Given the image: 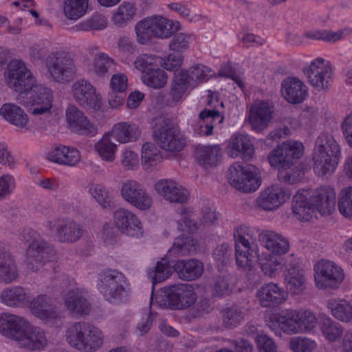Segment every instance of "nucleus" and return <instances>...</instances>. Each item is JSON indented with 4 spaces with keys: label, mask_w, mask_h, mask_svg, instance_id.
<instances>
[{
    "label": "nucleus",
    "mask_w": 352,
    "mask_h": 352,
    "mask_svg": "<svg viewBox=\"0 0 352 352\" xmlns=\"http://www.w3.org/2000/svg\"><path fill=\"white\" fill-rule=\"evenodd\" d=\"M8 87L19 93L17 101L30 107L29 112L34 116L49 115L52 107L51 91L37 84L33 72L21 59L14 58L7 63L3 73Z\"/></svg>",
    "instance_id": "obj_1"
},
{
    "label": "nucleus",
    "mask_w": 352,
    "mask_h": 352,
    "mask_svg": "<svg viewBox=\"0 0 352 352\" xmlns=\"http://www.w3.org/2000/svg\"><path fill=\"white\" fill-rule=\"evenodd\" d=\"M336 193L328 186L316 189L299 190L293 197L292 211L302 221H309L316 214H331L336 209Z\"/></svg>",
    "instance_id": "obj_2"
},
{
    "label": "nucleus",
    "mask_w": 352,
    "mask_h": 352,
    "mask_svg": "<svg viewBox=\"0 0 352 352\" xmlns=\"http://www.w3.org/2000/svg\"><path fill=\"white\" fill-rule=\"evenodd\" d=\"M276 336H291L314 331L318 324L316 314L307 309H285L272 314L266 320Z\"/></svg>",
    "instance_id": "obj_3"
},
{
    "label": "nucleus",
    "mask_w": 352,
    "mask_h": 352,
    "mask_svg": "<svg viewBox=\"0 0 352 352\" xmlns=\"http://www.w3.org/2000/svg\"><path fill=\"white\" fill-rule=\"evenodd\" d=\"M0 301L10 307L28 306L35 317L46 323L56 324L61 318L60 313L50 305L46 295H38L30 300L28 289L21 286H11L3 289L0 294Z\"/></svg>",
    "instance_id": "obj_4"
},
{
    "label": "nucleus",
    "mask_w": 352,
    "mask_h": 352,
    "mask_svg": "<svg viewBox=\"0 0 352 352\" xmlns=\"http://www.w3.org/2000/svg\"><path fill=\"white\" fill-rule=\"evenodd\" d=\"M19 239L28 243L24 261L28 271L37 272L44 266L46 270L55 269L56 258L54 250L47 245L38 233L25 228L20 234Z\"/></svg>",
    "instance_id": "obj_5"
},
{
    "label": "nucleus",
    "mask_w": 352,
    "mask_h": 352,
    "mask_svg": "<svg viewBox=\"0 0 352 352\" xmlns=\"http://www.w3.org/2000/svg\"><path fill=\"white\" fill-rule=\"evenodd\" d=\"M65 338L69 344L82 352H94L102 344L104 336L98 327L86 322L72 324L67 329Z\"/></svg>",
    "instance_id": "obj_6"
},
{
    "label": "nucleus",
    "mask_w": 352,
    "mask_h": 352,
    "mask_svg": "<svg viewBox=\"0 0 352 352\" xmlns=\"http://www.w3.org/2000/svg\"><path fill=\"white\" fill-rule=\"evenodd\" d=\"M340 153L339 146L333 136L321 133L316 140L313 154L316 173L322 175L333 173Z\"/></svg>",
    "instance_id": "obj_7"
},
{
    "label": "nucleus",
    "mask_w": 352,
    "mask_h": 352,
    "mask_svg": "<svg viewBox=\"0 0 352 352\" xmlns=\"http://www.w3.org/2000/svg\"><path fill=\"white\" fill-rule=\"evenodd\" d=\"M197 300L194 287L186 283L173 284L162 288L155 296L160 307L183 310L190 307Z\"/></svg>",
    "instance_id": "obj_8"
},
{
    "label": "nucleus",
    "mask_w": 352,
    "mask_h": 352,
    "mask_svg": "<svg viewBox=\"0 0 352 352\" xmlns=\"http://www.w3.org/2000/svg\"><path fill=\"white\" fill-rule=\"evenodd\" d=\"M153 138L157 144L167 152H179L186 144V138L179 129L171 119L166 117L155 120Z\"/></svg>",
    "instance_id": "obj_9"
},
{
    "label": "nucleus",
    "mask_w": 352,
    "mask_h": 352,
    "mask_svg": "<svg viewBox=\"0 0 352 352\" xmlns=\"http://www.w3.org/2000/svg\"><path fill=\"white\" fill-rule=\"evenodd\" d=\"M193 210L190 208L182 207L177 211L176 222L177 229L188 233L201 228H206L214 226L218 220L217 209L210 201H205L202 204L199 223H195L192 218Z\"/></svg>",
    "instance_id": "obj_10"
},
{
    "label": "nucleus",
    "mask_w": 352,
    "mask_h": 352,
    "mask_svg": "<svg viewBox=\"0 0 352 352\" xmlns=\"http://www.w3.org/2000/svg\"><path fill=\"white\" fill-rule=\"evenodd\" d=\"M313 270L315 285L319 289H337L345 279L342 267L330 259H319Z\"/></svg>",
    "instance_id": "obj_11"
},
{
    "label": "nucleus",
    "mask_w": 352,
    "mask_h": 352,
    "mask_svg": "<svg viewBox=\"0 0 352 352\" xmlns=\"http://www.w3.org/2000/svg\"><path fill=\"white\" fill-rule=\"evenodd\" d=\"M50 78L60 83L70 81L75 76L76 67L71 54L65 51L52 52L45 58Z\"/></svg>",
    "instance_id": "obj_12"
},
{
    "label": "nucleus",
    "mask_w": 352,
    "mask_h": 352,
    "mask_svg": "<svg viewBox=\"0 0 352 352\" xmlns=\"http://www.w3.org/2000/svg\"><path fill=\"white\" fill-rule=\"evenodd\" d=\"M97 287L104 298L109 302L120 300L127 294L129 289L124 275L112 269H107L99 274Z\"/></svg>",
    "instance_id": "obj_13"
},
{
    "label": "nucleus",
    "mask_w": 352,
    "mask_h": 352,
    "mask_svg": "<svg viewBox=\"0 0 352 352\" xmlns=\"http://www.w3.org/2000/svg\"><path fill=\"white\" fill-rule=\"evenodd\" d=\"M291 196L292 192L287 188L280 184H272L259 192L254 207L259 211L273 212L283 207Z\"/></svg>",
    "instance_id": "obj_14"
},
{
    "label": "nucleus",
    "mask_w": 352,
    "mask_h": 352,
    "mask_svg": "<svg viewBox=\"0 0 352 352\" xmlns=\"http://www.w3.org/2000/svg\"><path fill=\"white\" fill-rule=\"evenodd\" d=\"M304 146L302 143L295 141H287L272 150L268 160L270 165L278 170H287L292 167L294 160L303 154Z\"/></svg>",
    "instance_id": "obj_15"
},
{
    "label": "nucleus",
    "mask_w": 352,
    "mask_h": 352,
    "mask_svg": "<svg viewBox=\"0 0 352 352\" xmlns=\"http://www.w3.org/2000/svg\"><path fill=\"white\" fill-rule=\"evenodd\" d=\"M65 294L64 305L75 316L87 315L91 309L90 304L85 298V291L73 280L63 283Z\"/></svg>",
    "instance_id": "obj_16"
},
{
    "label": "nucleus",
    "mask_w": 352,
    "mask_h": 352,
    "mask_svg": "<svg viewBox=\"0 0 352 352\" xmlns=\"http://www.w3.org/2000/svg\"><path fill=\"white\" fill-rule=\"evenodd\" d=\"M72 91L76 102L81 107L99 111L102 107V98L95 87L87 80L73 83Z\"/></svg>",
    "instance_id": "obj_17"
},
{
    "label": "nucleus",
    "mask_w": 352,
    "mask_h": 352,
    "mask_svg": "<svg viewBox=\"0 0 352 352\" xmlns=\"http://www.w3.org/2000/svg\"><path fill=\"white\" fill-rule=\"evenodd\" d=\"M310 84L318 91L329 89L332 82V69L324 59L318 58L305 69Z\"/></svg>",
    "instance_id": "obj_18"
},
{
    "label": "nucleus",
    "mask_w": 352,
    "mask_h": 352,
    "mask_svg": "<svg viewBox=\"0 0 352 352\" xmlns=\"http://www.w3.org/2000/svg\"><path fill=\"white\" fill-rule=\"evenodd\" d=\"M256 298L261 307L275 308L283 305L287 300L288 293L278 283L268 282L257 289Z\"/></svg>",
    "instance_id": "obj_19"
},
{
    "label": "nucleus",
    "mask_w": 352,
    "mask_h": 352,
    "mask_svg": "<svg viewBox=\"0 0 352 352\" xmlns=\"http://www.w3.org/2000/svg\"><path fill=\"white\" fill-rule=\"evenodd\" d=\"M261 245L268 251L267 254L283 256L291 250L289 240L280 233L272 230H263L258 236Z\"/></svg>",
    "instance_id": "obj_20"
},
{
    "label": "nucleus",
    "mask_w": 352,
    "mask_h": 352,
    "mask_svg": "<svg viewBox=\"0 0 352 352\" xmlns=\"http://www.w3.org/2000/svg\"><path fill=\"white\" fill-rule=\"evenodd\" d=\"M121 195L126 201L140 210L150 209L153 204V197L135 181L124 183L121 188Z\"/></svg>",
    "instance_id": "obj_21"
},
{
    "label": "nucleus",
    "mask_w": 352,
    "mask_h": 352,
    "mask_svg": "<svg viewBox=\"0 0 352 352\" xmlns=\"http://www.w3.org/2000/svg\"><path fill=\"white\" fill-rule=\"evenodd\" d=\"M115 226L121 232L132 236H140L144 233L142 223L138 217L132 212L120 208L113 214Z\"/></svg>",
    "instance_id": "obj_22"
},
{
    "label": "nucleus",
    "mask_w": 352,
    "mask_h": 352,
    "mask_svg": "<svg viewBox=\"0 0 352 352\" xmlns=\"http://www.w3.org/2000/svg\"><path fill=\"white\" fill-rule=\"evenodd\" d=\"M154 188L160 196L171 203H185L190 198L188 189L170 179L159 180Z\"/></svg>",
    "instance_id": "obj_23"
},
{
    "label": "nucleus",
    "mask_w": 352,
    "mask_h": 352,
    "mask_svg": "<svg viewBox=\"0 0 352 352\" xmlns=\"http://www.w3.org/2000/svg\"><path fill=\"white\" fill-rule=\"evenodd\" d=\"M16 344L19 347L29 351H40L46 346L47 340L45 332L41 328L32 325L28 321Z\"/></svg>",
    "instance_id": "obj_24"
},
{
    "label": "nucleus",
    "mask_w": 352,
    "mask_h": 352,
    "mask_svg": "<svg viewBox=\"0 0 352 352\" xmlns=\"http://www.w3.org/2000/svg\"><path fill=\"white\" fill-rule=\"evenodd\" d=\"M284 284L292 296L301 294L306 288L307 278L296 260L290 261L283 274Z\"/></svg>",
    "instance_id": "obj_25"
},
{
    "label": "nucleus",
    "mask_w": 352,
    "mask_h": 352,
    "mask_svg": "<svg viewBox=\"0 0 352 352\" xmlns=\"http://www.w3.org/2000/svg\"><path fill=\"white\" fill-rule=\"evenodd\" d=\"M236 264L239 270L251 271L260 257L259 247L254 242H248L234 246Z\"/></svg>",
    "instance_id": "obj_26"
},
{
    "label": "nucleus",
    "mask_w": 352,
    "mask_h": 352,
    "mask_svg": "<svg viewBox=\"0 0 352 352\" xmlns=\"http://www.w3.org/2000/svg\"><path fill=\"white\" fill-rule=\"evenodd\" d=\"M66 118L69 129L74 132L80 135H94L97 132L95 125L75 106L67 109Z\"/></svg>",
    "instance_id": "obj_27"
},
{
    "label": "nucleus",
    "mask_w": 352,
    "mask_h": 352,
    "mask_svg": "<svg viewBox=\"0 0 352 352\" xmlns=\"http://www.w3.org/2000/svg\"><path fill=\"white\" fill-rule=\"evenodd\" d=\"M28 322L22 316L3 313L0 314V333L16 342L23 330L27 327Z\"/></svg>",
    "instance_id": "obj_28"
},
{
    "label": "nucleus",
    "mask_w": 352,
    "mask_h": 352,
    "mask_svg": "<svg viewBox=\"0 0 352 352\" xmlns=\"http://www.w3.org/2000/svg\"><path fill=\"white\" fill-rule=\"evenodd\" d=\"M289 263L288 259L284 256L262 253L258 258V265L265 276L275 278L282 272L285 273L287 267H289Z\"/></svg>",
    "instance_id": "obj_29"
},
{
    "label": "nucleus",
    "mask_w": 352,
    "mask_h": 352,
    "mask_svg": "<svg viewBox=\"0 0 352 352\" xmlns=\"http://www.w3.org/2000/svg\"><path fill=\"white\" fill-rule=\"evenodd\" d=\"M273 113V107L268 102L261 101L253 105L249 116L252 127L257 131H262L266 129L272 118Z\"/></svg>",
    "instance_id": "obj_30"
},
{
    "label": "nucleus",
    "mask_w": 352,
    "mask_h": 352,
    "mask_svg": "<svg viewBox=\"0 0 352 352\" xmlns=\"http://www.w3.org/2000/svg\"><path fill=\"white\" fill-rule=\"evenodd\" d=\"M50 229L56 227V236L61 242H74L77 241L82 234L81 227L73 221L69 219H58L48 223Z\"/></svg>",
    "instance_id": "obj_31"
},
{
    "label": "nucleus",
    "mask_w": 352,
    "mask_h": 352,
    "mask_svg": "<svg viewBox=\"0 0 352 352\" xmlns=\"http://www.w3.org/2000/svg\"><path fill=\"white\" fill-rule=\"evenodd\" d=\"M282 94L289 102L298 104L302 102L307 96V88L300 79L288 77L282 82Z\"/></svg>",
    "instance_id": "obj_32"
},
{
    "label": "nucleus",
    "mask_w": 352,
    "mask_h": 352,
    "mask_svg": "<svg viewBox=\"0 0 352 352\" xmlns=\"http://www.w3.org/2000/svg\"><path fill=\"white\" fill-rule=\"evenodd\" d=\"M226 153L232 158L241 155L243 159L250 160L254 155V146L247 135H236L230 139Z\"/></svg>",
    "instance_id": "obj_33"
},
{
    "label": "nucleus",
    "mask_w": 352,
    "mask_h": 352,
    "mask_svg": "<svg viewBox=\"0 0 352 352\" xmlns=\"http://www.w3.org/2000/svg\"><path fill=\"white\" fill-rule=\"evenodd\" d=\"M223 117L217 110L204 109L199 113V120L194 124V131L200 135H210L217 122L221 124Z\"/></svg>",
    "instance_id": "obj_34"
},
{
    "label": "nucleus",
    "mask_w": 352,
    "mask_h": 352,
    "mask_svg": "<svg viewBox=\"0 0 352 352\" xmlns=\"http://www.w3.org/2000/svg\"><path fill=\"white\" fill-rule=\"evenodd\" d=\"M179 278L191 281L199 278L204 272V264L197 259L179 260L174 265Z\"/></svg>",
    "instance_id": "obj_35"
},
{
    "label": "nucleus",
    "mask_w": 352,
    "mask_h": 352,
    "mask_svg": "<svg viewBox=\"0 0 352 352\" xmlns=\"http://www.w3.org/2000/svg\"><path fill=\"white\" fill-rule=\"evenodd\" d=\"M47 159L56 164L74 166L80 161V153L74 148L59 145L47 153Z\"/></svg>",
    "instance_id": "obj_36"
},
{
    "label": "nucleus",
    "mask_w": 352,
    "mask_h": 352,
    "mask_svg": "<svg viewBox=\"0 0 352 352\" xmlns=\"http://www.w3.org/2000/svg\"><path fill=\"white\" fill-rule=\"evenodd\" d=\"M111 135L120 143L125 144L139 139L141 130L134 123L123 122L115 124Z\"/></svg>",
    "instance_id": "obj_37"
},
{
    "label": "nucleus",
    "mask_w": 352,
    "mask_h": 352,
    "mask_svg": "<svg viewBox=\"0 0 352 352\" xmlns=\"http://www.w3.org/2000/svg\"><path fill=\"white\" fill-rule=\"evenodd\" d=\"M331 315L343 322L352 320V304L344 298H331L326 305Z\"/></svg>",
    "instance_id": "obj_38"
},
{
    "label": "nucleus",
    "mask_w": 352,
    "mask_h": 352,
    "mask_svg": "<svg viewBox=\"0 0 352 352\" xmlns=\"http://www.w3.org/2000/svg\"><path fill=\"white\" fill-rule=\"evenodd\" d=\"M0 114L6 120L21 128H24L29 120L25 111L13 103L3 104L0 109Z\"/></svg>",
    "instance_id": "obj_39"
},
{
    "label": "nucleus",
    "mask_w": 352,
    "mask_h": 352,
    "mask_svg": "<svg viewBox=\"0 0 352 352\" xmlns=\"http://www.w3.org/2000/svg\"><path fill=\"white\" fill-rule=\"evenodd\" d=\"M19 276L15 262L10 253L0 250V280L6 284L15 280Z\"/></svg>",
    "instance_id": "obj_40"
},
{
    "label": "nucleus",
    "mask_w": 352,
    "mask_h": 352,
    "mask_svg": "<svg viewBox=\"0 0 352 352\" xmlns=\"http://www.w3.org/2000/svg\"><path fill=\"white\" fill-rule=\"evenodd\" d=\"M151 21L155 38H167L179 28V23L163 16H152Z\"/></svg>",
    "instance_id": "obj_41"
},
{
    "label": "nucleus",
    "mask_w": 352,
    "mask_h": 352,
    "mask_svg": "<svg viewBox=\"0 0 352 352\" xmlns=\"http://www.w3.org/2000/svg\"><path fill=\"white\" fill-rule=\"evenodd\" d=\"M190 84L188 72L184 69L175 72V78L173 80L170 89V96L173 101L179 102Z\"/></svg>",
    "instance_id": "obj_42"
},
{
    "label": "nucleus",
    "mask_w": 352,
    "mask_h": 352,
    "mask_svg": "<svg viewBox=\"0 0 352 352\" xmlns=\"http://www.w3.org/2000/svg\"><path fill=\"white\" fill-rule=\"evenodd\" d=\"M136 12L134 3L123 2L113 13L112 21L116 27L124 28L133 19Z\"/></svg>",
    "instance_id": "obj_43"
},
{
    "label": "nucleus",
    "mask_w": 352,
    "mask_h": 352,
    "mask_svg": "<svg viewBox=\"0 0 352 352\" xmlns=\"http://www.w3.org/2000/svg\"><path fill=\"white\" fill-rule=\"evenodd\" d=\"M220 153L221 149L217 145L201 146L196 151V156L199 163L205 168L215 165Z\"/></svg>",
    "instance_id": "obj_44"
},
{
    "label": "nucleus",
    "mask_w": 352,
    "mask_h": 352,
    "mask_svg": "<svg viewBox=\"0 0 352 352\" xmlns=\"http://www.w3.org/2000/svg\"><path fill=\"white\" fill-rule=\"evenodd\" d=\"M162 157L157 146L151 142L143 144L142 150V166L147 171H150L161 162Z\"/></svg>",
    "instance_id": "obj_45"
},
{
    "label": "nucleus",
    "mask_w": 352,
    "mask_h": 352,
    "mask_svg": "<svg viewBox=\"0 0 352 352\" xmlns=\"http://www.w3.org/2000/svg\"><path fill=\"white\" fill-rule=\"evenodd\" d=\"M228 182L236 190L250 193L260 188L262 180L261 177H229Z\"/></svg>",
    "instance_id": "obj_46"
},
{
    "label": "nucleus",
    "mask_w": 352,
    "mask_h": 352,
    "mask_svg": "<svg viewBox=\"0 0 352 352\" xmlns=\"http://www.w3.org/2000/svg\"><path fill=\"white\" fill-rule=\"evenodd\" d=\"M89 0H65L63 11L70 20H78L84 16L88 8Z\"/></svg>",
    "instance_id": "obj_47"
},
{
    "label": "nucleus",
    "mask_w": 352,
    "mask_h": 352,
    "mask_svg": "<svg viewBox=\"0 0 352 352\" xmlns=\"http://www.w3.org/2000/svg\"><path fill=\"white\" fill-rule=\"evenodd\" d=\"M197 245V241L191 236L184 234L175 239L169 251L175 254L185 256L195 252Z\"/></svg>",
    "instance_id": "obj_48"
},
{
    "label": "nucleus",
    "mask_w": 352,
    "mask_h": 352,
    "mask_svg": "<svg viewBox=\"0 0 352 352\" xmlns=\"http://www.w3.org/2000/svg\"><path fill=\"white\" fill-rule=\"evenodd\" d=\"M235 278L227 273L216 278L213 288V295L218 297H223L234 292V283Z\"/></svg>",
    "instance_id": "obj_49"
},
{
    "label": "nucleus",
    "mask_w": 352,
    "mask_h": 352,
    "mask_svg": "<svg viewBox=\"0 0 352 352\" xmlns=\"http://www.w3.org/2000/svg\"><path fill=\"white\" fill-rule=\"evenodd\" d=\"M107 21L105 16L100 14H96L89 19L73 26L71 30L73 32H88L91 30L104 29L107 28Z\"/></svg>",
    "instance_id": "obj_50"
},
{
    "label": "nucleus",
    "mask_w": 352,
    "mask_h": 352,
    "mask_svg": "<svg viewBox=\"0 0 352 352\" xmlns=\"http://www.w3.org/2000/svg\"><path fill=\"white\" fill-rule=\"evenodd\" d=\"M288 347L292 352H314L318 343L310 338L298 336L290 338Z\"/></svg>",
    "instance_id": "obj_51"
},
{
    "label": "nucleus",
    "mask_w": 352,
    "mask_h": 352,
    "mask_svg": "<svg viewBox=\"0 0 352 352\" xmlns=\"http://www.w3.org/2000/svg\"><path fill=\"white\" fill-rule=\"evenodd\" d=\"M143 82L150 87L160 89L167 83V75L164 70L157 67L142 75Z\"/></svg>",
    "instance_id": "obj_52"
},
{
    "label": "nucleus",
    "mask_w": 352,
    "mask_h": 352,
    "mask_svg": "<svg viewBox=\"0 0 352 352\" xmlns=\"http://www.w3.org/2000/svg\"><path fill=\"white\" fill-rule=\"evenodd\" d=\"M135 30L137 41L141 45H147L153 38H155L151 17L145 18L137 23Z\"/></svg>",
    "instance_id": "obj_53"
},
{
    "label": "nucleus",
    "mask_w": 352,
    "mask_h": 352,
    "mask_svg": "<svg viewBox=\"0 0 352 352\" xmlns=\"http://www.w3.org/2000/svg\"><path fill=\"white\" fill-rule=\"evenodd\" d=\"M162 65V58L154 54H142L139 55L134 61L135 67L142 74L148 72L153 68Z\"/></svg>",
    "instance_id": "obj_54"
},
{
    "label": "nucleus",
    "mask_w": 352,
    "mask_h": 352,
    "mask_svg": "<svg viewBox=\"0 0 352 352\" xmlns=\"http://www.w3.org/2000/svg\"><path fill=\"white\" fill-rule=\"evenodd\" d=\"M95 149L102 160L107 162H113L115 160L117 146L112 142L109 135H104L96 144Z\"/></svg>",
    "instance_id": "obj_55"
},
{
    "label": "nucleus",
    "mask_w": 352,
    "mask_h": 352,
    "mask_svg": "<svg viewBox=\"0 0 352 352\" xmlns=\"http://www.w3.org/2000/svg\"><path fill=\"white\" fill-rule=\"evenodd\" d=\"M320 328L322 335L329 342H336L341 338L343 334L342 327L329 318L323 321Z\"/></svg>",
    "instance_id": "obj_56"
},
{
    "label": "nucleus",
    "mask_w": 352,
    "mask_h": 352,
    "mask_svg": "<svg viewBox=\"0 0 352 352\" xmlns=\"http://www.w3.org/2000/svg\"><path fill=\"white\" fill-rule=\"evenodd\" d=\"M148 274L153 280V287H154L155 284L165 280L170 276L172 269L168 260L162 258L157 262L154 270L150 269L148 270Z\"/></svg>",
    "instance_id": "obj_57"
},
{
    "label": "nucleus",
    "mask_w": 352,
    "mask_h": 352,
    "mask_svg": "<svg viewBox=\"0 0 352 352\" xmlns=\"http://www.w3.org/2000/svg\"><path fill=\"white\" fill-rule=\"evenodd\" d=\"M114 60L105 53H99L94 58V72L104 76L111 70L115 69Z\"/></svg>",
    "instance_id": "obj_58"
},
{
    "label": "nucleus",
    "mask_w": 352,
    "mask_h": 352,
    "mask_svg": "<svg viewBox=\"0 0 352 352\" xmlns=\"http://www.w3.org/2000/svg\"><path fill=\"white\" fill-rule=\"evenodd\" d=\"M231 254L232 248L228 243H223L214 250L213 257L219 272H223V271L227 270Z\"/></svg>",
    "instance_id": "obj_59"
},
{
    "label": "nucleus",
    "mask_w": 352,
    "mask_h": 352,
    "mask_svg": "<svg viewBox=\"0 0 352 352\" xmlns=\"http://www.w3.org/2000/svg\"><path fill=\"white\" fill-rule=\"evenodd\" d=\"M338 206L341 214L346 218H352V187L342 189Z\"/></svg>",
    "instance_id": "obj_60"
},
{
    "label": "nucleus",
    "mask_w": 352,
    "mask_h": 352,
    "mask_svg": "<svg viewBox=\"0 0 352 352\" xmlns=\"http://www.w3.org/2000/svg\"><path fill=\"white\" fill-rule=\"evenodd\" d=\"M192 40L193 36L190 34L182 32L175 34L169 43V49L173 52L182 53V52L188 49Z\"/></svg>",
    "instance_id": "obj_61"
},
{
    "label": "nucleus",
    "mask_w": 352,
    "mask_h": 352,
    "mask_svg": "<svg viewBox=\"0 0 352 352\" xmlns=\"http://www.w3.org/2000/svg\"><path fill=\"white\" fill-rule=\"evenodd\" d=\"M230 176H257L261 174L259 169L252 164L243 166L239 162L233 163L228 168Z\"/></svg>",
    "instance_id": "obj_62"
},
{
    "label": "nucleus",
    "mask_w": 352,
    "mask_h": 352,
    "mask_svg": "<svg viewBox=\"0 0 352 352\" xmlns=\"http://www.w3.org/2000/svg\"><path fill=\"white\" fill-rule=\"evenodd\" d=\"M89 193L102 208L110 206L111 198L109 191L102 185H93L89 189Z\"/></svg>",
    "instance_id": "obj_63"
},
{
    "label": "nucleus",
    "mask_w": 352,
    "mask_h": 352,
    "mask_svg": "<svg viewBox=\"0 0 352 352\" xmlns=\"http://www.w3.org/2000/svg\"><path fill=\"white\" fill-rule=\"evenodd\" d=\"M255 342L258 352H278V346L274 339L265 333L257 335Z\"/></svg>",
    "instance_id": "obj_64"
}]
</instances>
